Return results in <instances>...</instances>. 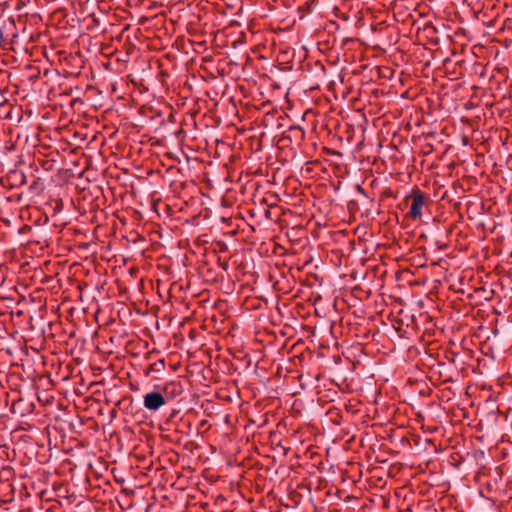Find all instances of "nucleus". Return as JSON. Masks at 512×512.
<instances>
[{
	"mask_svg": "<svg viewBox=\"0 0 512 512\" xmlns=\"http://www.w3.org/2000/svg\"><path fill=\"white\" fill-rule=\"evenodd\" d=\"M165 404V399L159 392H150L144 396L146 409L156 411Z\"/></svg>",
	"mask_w": 512,
	"mask_h": 512,
	"instance_id": "nucleus-1",
	"label": "nucleus"
},
{
	"mask_svg": "<svg viewBox=\"0 0 512 512\" xmlns=\"http://www.w3.org/2000/svg\"><path fill=\"white\" fill-rule=\"evenodd\" d=\"M425 205V197L422 193H415L412 196V204L410 207L409 215L413 219H418L422 216V209Z\"/></svg>",
	"mask_w": 512,
	"mask_h": 512,
	"instance_id": "nucleus-2",
	"label": "nucleus"
},
{
	"mask_svg": "<svg viewBox=\"0 0 512 512\" xmlns=\"http://www.w3.org/2000/svg\"><path fill=\"white\" fill-rule=\"evenodd\" d=\"M231 338H232L233 343L235 344V347H237V346L241 345V344L239 343V341L241 340V337H240V336L238 337V336H237V334H235V333H231Z\"/></svg>",
	"mask_w": 512,
	"mask_h": 512,
	"instance_id": "nucleus-3",
	"label": "nucleus"
},
{
	"mask_svg": "<svg viewBox=\"0 0 512 512\" xmlns=\"http://www.w3.org/2000/svg\"><path fill=\"white\" fill-rule=\"evenodd\" d=\"M236 131V129L233 127V126H229L226 128V137L228 136V134H234Z\"/></svg>",
	"mask_w": 512,
	"mask_h": 512,
	"instance_id": "nucleus-4",
	"label": "nucleus"
},
{
	"mask_svg": "<svg viewBox=\"0 0 512 512\" xmlns=\"http://www.w3.org/2000/svg\"><path fill=\"white\" fill-rule=\"evenodd\" d=\"M237 158V155L236 154H233L230 156V161L234 162Z\"/></svg>",
	"mask_w": 512,
	"mask_h": 512,
	"instance_id": "nucleus-5",
	"label": "nucleus"
},
{
	"mask_svg": "<svg viewBox=\"0 0 512 512\" xmlns=\"http://www.w3.org/2000/svg\"><path fill=\"white\" fill-rule=\"evenodd\" d=\"M229 102L231 103L232 108L234 109L236 105H235V102L233 101V99H232V98H230Z\"/></svg>",
	"mask_w": 512,
	"mask_h": 512,
	"instance_id": "nucleus-6",
	"label": "nucleus"
},
{
	"mask_svg": "<svg viewBox=\"0 0 512 512\" xmlns=\"http://www.w3.org/2000/svg\"><path fill=\"white\" fill-rule=\"evenodd\" d=\"M235 24H238V22L236 20H231L229 25H235Z\"/></svg>",
	"mask_w": 512,
	"mask_h": 512,
	"instance_id": "nucleus-7",
	"label": "nucleus"
},
{
	"mask_svg": "<svg viewBox=\"0 0 512 512\" xmlns=\"http://www.w3.org/2000/svg\"><path fill=\"white\" fill-rule=\"evenodd\" d=\"M237 42H241V43H242L243 41H242V40H240V39H238V40H234V41H233V45L235 46V44H236Z\"/></svg>",
	"mask_w": 512,
	"mask_h": 512,
	"instance_id": "nucleus-8",
	"label": "nucleus"
},
{
	"mask_svg": "<svg viewBox=\"0 0 512 512\" xmlns=\"http://www.w3.org/2000/svg\"><path fill=\"white\" fill-rule=\"evenodd\" d=\"M232 328H233V330H236L237 329V325L236 324H232Z\"/></svg>",
	"mask_w": 512,
	"mask_h": 512,
	"instance_id": "nucleus-9",
	"label": "nucleus"
},
{
	"mask_svg": "<svg viewBox=\"0 0 512 512\" xmlns=\"http://www.w3.org/2000/svg\"><path fill=\"white\" fill-rule=\"evenodd\" d=\"M225 223H226V227H227L228 225H230V224H229V222H228V219H227V218H226V220H225Z\"/></svg>",
	"mask_w": 512,
	"mask_h": 512,
	"instance_id": "nucleus-10",
	"label": "nucleus"
},
{
	"mask_svg": "<svg viewBox=\"0 0 512 512\" xmlns=\"http://www.w3.org/2000/svg\"><path fill=\"white\" fill-rule=\"evenodd\" d=\"M228 351H230V353L234 354V352L232 351V348H228Z\"/></svg>",
	"mask_w": 512,
	"mask_h": 512,
	"instance_id": "nucleus-11",
	"label": "nucleus"
}]
</instances>
